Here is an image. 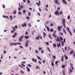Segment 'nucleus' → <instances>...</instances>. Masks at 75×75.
I'll return each mask as SVG.
<instances>
[{
	"label": "nucleus",
	"instance_id": "0e129e2a",
	"mask_svg": "<svg viewBox=\"0 0 75 75\" xmlns=\"http://www.w3.org/2000/svg\"><path fill=\"white\" fill-rule=\"evenodd\" d=\"M3 56V55L2 54L1 56V59H2Z\"/></svg>",
	"mask_w": 75,
	"mask_h": 75
},
{
	"label": "nucleus",
	"instance_id": "ea45409f",
	"mask_svg": "<svg viewBox=\"0 0 75 75\" xmlns=\"http://www.w3.org/2000/svg\"><path fill=\"white\" fill-rule=\"evenodd\" d=\"M67 18L68 19H70V16H68L67 17Z\"/></svg>",
	"mask_w": 75,
	"mask_h": 75
},
{
	"label": "nucleus",
	"instance_id": "412c9836",
	"mask_svg": "<svg viewBox=\"0 0 75 75\" xmlns=\"http://www.w3.org/2000/svg\"><path fill=\"white\" fill-rule=\"evenodd\" d=\"M53 59H56V56H55V55H54L53 56Z\"/></svg>",
	"mask_w": 75,
	"mask_h": 75
},
{
	"label": "nucleus",
	"instance_id": "8fccbe9b",
	"mask_svg": "<svg viewBox=\"0 0 75 75\" xmlns=\"http://www.w3.org/2000/svg\"><path fill=\"white\" fill-rule=\"evenodd\" d=\"M24 37V35H23L20 38L22 39V38H23V37Z\"/></svg>",
	"mask_w": 75,
	"mask_h": 75
},
{
	"label": "nucleus",
	"instance_id": "c756f323",
	"mask_svg": "<svg viewBox=\"0 0 75 75\" xmlns=\"http://www.w3.org/2000/svg\"><path fill=\"white\" fill-rule=\"evenodd\" d=\"M60 41H62V40H63V39L62 38V37H60Z\"/></svg>",
	"mask_w": 75,
	"mask_h": 75
},
{
	"label": "nucleus",
	"instance_id": "cd10ccee",
	"mask_svg": "<svg viewBox=\"0 0 75 75\" xmlns=\"http://www.w3.org/2000/svg\"><path fill=\"white\" fill-rule=\"evenodd\" d=\"M27 66H28V67H31L32 66L30 64L27 65Z\"/></svg>",
	"mask_w": 75,
	"mask_h": 75
},
{
	"label": "nucleus",
	"instance_id": "6ab92c4d",
	"mask_svg": "<svg viewBox=\"0 0 75 75\" xmlns=\"http://www.w3.org/2000/svg\"><path fill=\"white\" fill-rule=\"evenodd\" d=\"M74 53V50H72L71 51V52H70V55H71L72 54H73Z\"/></svg>",
	"mask_w": 75,
	"mask_h": 75
},
{
	"label": "nucleus",
	"instance_id": "58836bf2",
	"mask_svg": "<svg viewBox=\"0 0 75 75\" xmlns=\"http://www.w3.org/2000/svg\"><path fill=\"white\" fill-rule=\"evenodd\" d=\"M21 65L23 66V67H25V66L24 64L22 63H21Z\"/></svg>",
	"mask_w": 75,
	"mask_h": 75
},
{
	"label": "nucleus",
	"instance_id": "aec40b11",
	"mask_svg": "<svg viewBox=\"0 0 75 75\" xmlns=\"http://www.w3.org/2000/svg\"><path fill=\"white\" fill-rule=\"evenodd\" d=\"M26 11H26V10H23V13H24V14H25V12H26Z\"/></svg>",
	"mask_w": 75,
	"mask_h": 75
},
{
	"label": "nucleus",
	"instance_id": "f3484780",
	"mask_svg": "<svg viewBox=\"0 0 75 75\" xmlns=\"http://www.w3.org/2000/svg\"><path fill=\"white\" fill-rule=\"evenodd\" d=\"M57 46L58 47H61V43H59V44H57Z\"/></svg>",
	"mask_w": 75,
	"mask_h": 75
},
{
	"label": "nucleus",
	"instance_id": "9b49d317",
	"mask_svg": "<svg viewBox=\"0 0 75 75\" xmlns=\"http://www.w3.org/2000/svg\"><path fill=\"white\" fill-rule=\"evenodd\" d=\"M30 38V36H25V39H28Z\"/></svg>",
	"mask_w": 75,
	"mask_h": 75
},
{
	"label": "nucleus",
	"instance_id": "7c9ffc66",
	"mask_svg": "<svg viewBox=\"0 0 75 75\" xmlns=\"http://www.w3.org/2000/svg\"><path fill=\"white\" fill-rule=\"evenodd\" d=\"M65 66L64 65H62V68H65Z\"/></svg>",
	"mask_w": 75,
	"mask_h": 75
},
{
	"label": "nucleus",
	"instance_id": "4d7b16f0",
	"mask_svg": "<svg viewBox=\"0 0 75 75\" xmlns=\"http://www.w3.org/2000/svg\"><path fill=\"white\" fill-rule=\"evenodd\" d=\"M22 63L23 64H25V63H26V62H22Z\"/></svg>",
	"mask_w": 75,
	"mask_h": 75
},
{
	"label": "nucleus",
	"instance_id": "393cba45",
	"mask_svg": "<svg viewBox=\"0 0 75 75\" xmlns=\"http://www.w3.org/2000/svg\"><path fill=\"white\" fill-rule=\"evenodd\" d=\"M63 30L65 34H67V33L66 32V31H65V29H63Z\"/></svg>",
	"mask_w": 75,
	"mask_h": 75
},
{
	"label": "nucleus",
	"instance_id": "f8f14e48",
	"mask_svg": "<svg viewBox=\"0 0 75 75\" xmlns=\"http://www.w3.org/2000/svg\"><path fill=\"white\" fill-rule=\"evenodd\" d=\"M26 68L27 69V71L28 72H30V69L27 67H26Z\"/></svg>",
	"mask_w": 75,
	"mask_h": 75
},
{
	"label": "nucleus",
	"instance_id": "864d4df0",
	"mask_svg": "<svg viewBox=\"0 0 75 75\" xmlns=\"http://www.w3.org/2000/svg\"><path fill=\"white\" fill-rule=\"evenodd\" d=\"M18 10L21 11V8H20L19 7L18 8Z\"/></svg>",
	"mask_w": 75,
	"mask_h": 75
},
{
	"label": "nucleus",
	"instance_id": "37998d69",
	"mask_svg": "<svg viewBox=\"0 0 75 75\" xmlns=\"http://www.w3.org/2000/svg\"><path fill=\"white\" fill-rule=\"evenodd\" d=\"M54 30L52 29H50V31L51 32H52V31H53V30Z\"/></svg>",
	"mask_w": 75,
	"mask_h": 75
},
{
	"label": "nucleus",
	"instance_id": "49530a36",
	"mask_svg": "<svg viewBox=\"0 0 75 75\" xmlns=\"http://www.w3.org/2000/svg\"><path fill=\"white\" fill-rule=\"evenodd\" d=\"M21 72L22 73V74H24V72L23 71H21Z\"/></svg>",
	"mask_w": 75,
	"mask_h": 75
},
{
	"label": "nucleus",
	"instance_id": "a211bd4d",
	"mask_svg": "<svg viewBox=\"0 0 75 75\" xmlns=\"http://www.w3.org/2000/svg\"><path fill=\"white\" fill-rule=\"evenodd\" d=\"M39 38H40V36H39L36 37V40H38Z\"/></svg>",
	"mask_w": 75,
	"mask_h": 75
},
{
	"label": "nucleus",
	"instance_id": "c85d7f7f",
	"mask_svg": "<svg viewBox=\"0 0 75 75\" xmlns=\"http://www.w3.org/2000/svg\"><path fill=\"white\" fill-rule=\"evenodd\" d=\"M10 20H12V18L13 17H12V16H10Z\"/></svg>",
	"mask_w": 75,
	"mask_h": 75
},
{
	"label": "nucleus",
	"instance_id": "423d86ee",
	"mask_svg": "<svg viewBox=\"0 0 75 75\" xmlns=\"http://www.w3.org/2000/svg\"><path fill=\"white\" fill-rule=\"evenodd\" d=\"M32 60L33 61V62H35V63L37 62V59H35L34 58H33L32 59Z\"/></svg>",
	"mask_w": 75,
	"mask_h": 75
},
{
	"label": "nucleus",
	"instance_id": "a878e982",
	"mask_svg": "<svg viewBox=\"0 0 75 75\" xmlns=\"http://www.w3.org/2000/svg\"><path fill=\"white\" fill-rule=\"evenodd\" d=\"M58 27V30H61V27L60 26H59Z\"/></svg>",
	"mask_w": 75,
	"mask_h": 75
},
{
	"label": "nucleus",
	"instance_id": "de8ad7c7",
	"mask_svg": "<svg viewBox=\"0 0 75 75\" xmlns=\"http://www.w3.org/2000/svg\"><path fill=\"white\" fill-rule=\"evenodd\" d=\"M63 74L64 75H65V70H64L63 71Z\"/></svg>",
	"mask_w": 75,
	"mask_h": 75
},
{
	"label": "nucleus",
	"instance_id": "4be33fe9",
	"mask_svg": "<svg viewBox=\"0 0 75 75\" xmlns=\"http://www.w3.org/2000/svg\"><path fill=\"white\" fill-rule=\"evenodd\" d=\"M17 13V11L16 10L14 11L13 12V13L14 14H16Z\"/></svg>",
	"mask_w": 75,
	"mask_h": 75
},
{
	"label": "nucleus",
	"instance_id": "c03bdc74",
	"mask_svg": "<svg viewBox=\"0 0 75 75\" xmlns=\"http://www.w3.org/2000/svg\"><path fill=\"white\" fill-rule=\"evenodd\" d=\"M35 51L36 53H38V50H35Z\"/></svg>",
	"mask_w": 75,
	"mask_h": 75
},
{
	"label": "nucleus",
	"instance_id": "39448f33",
	"mask_svg": "<svg viewBox=\"0 0 75 75\" xmlns=\"http://www.w3.org/2000/svg\"><path fill=\"white\" fill-rule=\"evenodd\" d=\"M26 23H24L23 24H22V26L23 27H24V26L25 27H27V25H26Z\"/></svg>",
	"mask_w": 75,
	"mask_h": 75
},
{
	"label": "nucleus",
	"instance_id": "603ef678",
	"mask_svg": "<svg viewBox=\"0 0 75 75\" xmlns=\"http://www.w3.org/2000/svg\"><path fill=\"white\" fill-rule=\"evenodd\" d=\"M25 34H26V35H28L29 34H28V32H26V33H25Z\"/></svg>",
	"mask_w": 75,
	"mask_h": 75
},
{
	"label": "nucleus",
	"instance_id": "4468645a",
	"mask_svg": "<svg viewBox=\"0 0 75 75\" xmlns=\"http://www.w3.org/2000/svg\"><path fill=\"white\" fill-rule=\"evenodd\" d=\"M70 72H73V71L72 70V69H70L69 70V74H71V73H70Z\"/></svg>",
	"mask_w": 75,
	"mask_h": 75
},
{
	"label": "nucleus",
	"instance_id": "774afa93",
	"mask_svg": "<svg viewBox=\"0 0 75 75\" xmlns=\"http://www.w3.org/2000/svg\"><path fill=\"white\" fill-rule=\"evenodd\" d=\"M27 2L28 3H30V1L28 0V1Z\"/></svg>",
	"mask_w": 75,
	"mask_h": 75
},
{
	"label": "nucleus",
	"instance_id": "f03ea898",
	"mask_svg": "<svg viewBox=\"0 0 75 75\" xmlns=\"http://www.w3.org/2000/svg\"><path fill=\"white\" fill-rule=\"evenodd\" d=\"M28 41H27L26 42H25V46L26 47H28Z\"/></svg>",
	"mask_w": 75,
	"mask_h": 75
},
{
	"label": "nucleus",
	"instance_id": "0eeeda50",
	"mask_svg": "<svg viewBox=\"0 0 75 75\" xmlns=\"http://www.w3.org/2000/svg\"><path fill=\"white\" fill-rule=\"evenodd\" d=\"M58 1H59V0H55V2L56 4H58V5H59V2H58Z\"/></svg>",
	"mask_w": 75,
	"mask_h": 75
},
{
	"label": "nucleus",
	"instance_id": "6e6552de",
	"mask_svg": "<svg viewBox=\"0 0 75 75\" xmlns=\"http://www.w3.org/2000/svg\"><path fill=\"white\" fill-rule=\"evenodd\" d=\"M3 17H4V18H7L8 20L9 19V18L7 16H5L4 15H3L2 16Z\"/></svg>",
	"mask_w": 75,
	"mask_h": 75
},
{
	"label": "nucleus",
	"instance_id": "bb28decb",
	"mask_svg": "<svg viewBox=\"0 0 75 75\" xmlns=\"http://www.w3.org/2000/svg\"><path fill=\"white\" fill-rule=\"evenodd\" d=\"M19 41H20V42H21L22 41V39L20 38L19 39Z\"/></svg>",
	"mask_w": 75,
	"mask_h": 75
},
{
	"label": "nucleus",
	"instance_id": "5701e85b",
	"mask_svg": "<svg viewBox=\"0 0 75 75\" xmlns=\"http://www.w3.org/2000/svg\"><path fill=\"white\" fill-rule=\"evenodd\" d=\"M37 57L38 58V59H40V60L41 61V57L38 56H37Z\"/></svg>",
	"mask_w": 75,
	"mask_h": 75
},
{
	"label": "nucleus",
	"instance_id": "5fc2aeb1",
	"mask_svg": "<svg viewBox=\"0 0 75 75\" xmlns=\"http://www.w3.org/2000/svg\"><path fill=\"white\" fill-rule=\"evenodd\" d=\"M47 50H48L49 51V52H51V51H50V48H49V47H47Z\"/></svg>",
	"mask_w": 75,
	"mask_h": 75
},
{
	"label": "nucleus",
	"instance_id": "72a5a7b5",
	"mask_svg": "<svg viewBox=\"0 0 75 75\" xmlns=\"http://www.w3.org/2000/svg\"><path fill=\"white\" fill-rule=\"evenodd\" d=\"M14 43H10V45L11 46H12V45H14Z\"/></svg>",
	"mask_w": 75,
	"mask_h": 75
},
{
	"label": "nucleus",
	"instance_id": "f704fd0d",
	"mask_svg": "<svg viewBox=\"0 0 75 75\" xmlns=\"http://www.w3.org/2000/svg\"><path fill=\"white\" fill-rule=\"evenodd\" d=\"M47 29L48 31H50V28H49V27H48L47 26Z\"/></svg>",
	"mask_w": 75,
	"mask_h": 75
},
{
	"label": "nucleus",
	"instance_id": "7ed1b4c3",
	"mask_svg": "<svg viewBox=\"0 0 75 75\" xmlns=\"http://www.w3.org/2000/svg\"><path fill=\"white\" fill-rule=\"evenodd\" d=\"M55 15H57V14H58V15H59V14H60V13L58 12V10H57L55 12Z\"/></svg>",
	"mask_w": 75,
	"mask_h": 75
},
{
	"label": "nucleus",
	"instance_id": "9d476101",
	"mask_svg": "<svg viewBox=\"0 0 75 75\" xmlns=\"http://www.w3.org/2000/svg\"><path fill=\"white\" fill-rule=\"evenodd\" d=\"M55 40L56 41H57V42H59V37H57V39H56Z\"/></svg>",
	"mask_w": 75,
	"mask_h": 75
},
{
	"label": "nucleus",
	"instance_id": "20e7f679",
	"mask_svg": "<svg viewBox=\"0 0 75 75\" xmlns=\"http://www.w3.org/2000/svg\"><path fill=\"white\" fill-rule=\"evenodd\" d=\"M38 49H39V50H41V54H43V53L44 52V50H42V48L39 47Z\"/></svg>",
	"mask_w": 75,
	"mask_h": 75
},
{
	"label": "nucleus",
	"instance_id": "052dcab7",
	"mask_svg": "<svg viewBox=\"0 0 75 75\" xmlns=\"http://www.w3.org/2000/svg\"><path fill=\"white\" fill-rule=\"evenodd\" d=\"M6 52H6V51H4V54H6Z\"/></svg>",
	"mask_w": 75,
	"mask_h": 75
},
{
	"label": "nucleus",
	"instance_id": "a19ab883",
	"mask_svg": "<svg viewBox=\"0 0 75 75\" xmlns=\"http://www.w3.org/2000/svg\"><path fill=\"white\" fill-rule=\"evenodd\" d=\"M67 30H68V31H70L69 30V27H67Z\"/></svg>",
	"mask_w": 75,
	"mask_h": 75
},
{
	"label": "nucleus",
	"instance_id": "680f3d73",
	"mask_svg": "<svg viewBox=\"0 0 75 75\" xmlns=\"http://www.w3.org/2000/svg\"><path fill=\"white\" fill-rule=\"evenodd\" d=\"M46 45H49V43L48 42H47L46 43Z\"/></svg>",
	"mask_w": 75,
	"mask_h": 75
},
{
	"label": "nucleus",
	"instance_id": "3c124183",
	"mask_svg": "<svg viewBox=\"0 0 75 75\" xmlns=\"http://www.w3.org/2000/svg\"><path fill=\"white\" fill-rule=\"evenodd\" d=\"M20 7H21V8H23V6L21 5V6Z\"/></svg>",
	"mask_w": 75,
	"mask_h": 75
},
{
	"label": "nucleus",
	"instance_id": "6e6d98bb",
	"mask_svg": "<svg viewBox=\"0 0 75 75\" xmlns=\"http://www.w3.org/2000/svg\"><path fill=\"white\" fill-rule=\"evenodd\" d=\"M39 11H40V12H41L42 11L41 10V8H39Z\"/></svg>",
	"mask_w": 75,
	"mask_h": 75
},
{
	"label": "nucleus",
	"instance_id": "4c0bfd02",
	"mask_svg": "<svg viewBox=\"0 0 75 75\" xmlns=\"http://www.w3.org/2000/svg\"><path fill=\"white\" fill-rule=\"evenodd\" d=\"M70 34V35L71 36H72V33H71V32L70 31H69Z\"/></svg>",
	"mask_w": 75,
	"mask_h": 75
},
{
	"label": "nucleus",
	"instance_id": "bf43d9fd",
	"mask_svg": "<svg viewBox=\"0 0 75 75\" xmlns=\"http://www.w3.org/2000/svg\"><path fill=\"white\" fill-rule=\"evenodd\" d=\"M26 18L27 19H28H28H30V17H29L28 16Z\"/></svg>",
	"mask_w": 75,
	"mask_h": 75
},
{
	"label": "nucleus",
	"instance_id": "13d9d810",
	"mask_svg": "<svg viewBox=\"0 0 75 75\" xmlns=\"http://www.w3.org/2000/svg\"><path fill=\"white\" fill-rule=\"evenodd\" d=\"M11 33H14V30H12L11 31Z\"/></svg>",
	"mask_w": 75,
	"mask_h": 75
},
{
	"label": "nucleus",
	"instance_id": "dca6fc26",
	"mask_svg": "<svg viewBox=\"0 0 75 75\" xmlns=\"http://www.w3.org/2000/svg\"><path fill=\"white\" fill-rule=\"evenodd\" d=\"M43 34L44 38H45V36H47V34H46L45 32H43Z\"/></svg>",
	"mask_w": 75,
	"mask_h": 75
},
{
	"label": "nucleus",
	"instance_id": "69168bd1",
	"mask_svg": "<svg viewBox=\"0 0 75 75\" xmlns=\"http://www.w3.org/2000/svg\"><path fill=\"white\" fill-rule=\"evenodd\" d=\"M17 33L15 32L14 33V35H17Z\"/></svg>",
	"mask_w": 75,
	"mask_h": 75
},
{
	"label": "nucleus",
	"instance_id": "f257e3e1",
	"mask_svg": "<svg viewBox=\"0 0 75 75\" xmlns=\"http://www.w3.org/2000/svg\"><path fill=\"white\" fill-rule=\"evenodd\" d=\"M62 23L64 28H66V25H65V18H63V21H62Z\"/></svg>",
	"mask_w": 75,
	"mask_h": 75
},
{
	"label": "nucleus",
	"instance_id": "2f4dec72",
	"mask_svg": "<svg viewBox=\"0 0 75 75\" xmlns=\"http://www.w3.org/2000/svg\"><path fill=\"white\" fill-rule=\"evenodd\" d=\"M51 65L52 67H54V63L53 62H52Z\"/></svg>",
	"mask_w": 75,
	"mask_h": 75
},
{
	"label": "nucleus",
	"instance_id": "ddd939ff",
	"mask_svg": "<svg viewBox=\"0 0 75 75\" xmlns=\"http://www.w3.org/2000/svg\"><path fill=\"white\" fill-rule=\"evenodd\" d=\"M53 36L54 37H55V38H57V36H56V35H55V33H54L53 34Z\"/></svg>",
	"mask_w": 75,
	"mask_h": 75
},
{
	"label": "nucleus",
	"instance_id": "473e14b6",
	"mask_svg": "<svg viewBox=\"0 0 75 75\" xmlns=\"http://www.w3.org/2000/svg\"><path fill=\"white\" fill-rule=\"evenodd\" d=\"M53 45L54 46V47H57V45L55 44H53Z\"/></svg>",
	"mask_w": 75,
	"mask_h": 75
},
{
	"label": "nucleus",
	"instance_id": "09e8293b",
	"mask_svg": "<svg viewBox=\"0 0 75 75\" xmlns=\"http://www.w3.org/2000/svg\"><path fill=\"white\" fill-rule=\"evenodd\" d=\"M16 37V36L15 35H13L12 36V37H13V38H15V37Z\"/></svg>",
	"mask_w": 75,
	"mask_h": 75
},
{
	"label": "nucleus",
	"instance_id": "b1692460",
	"mask_svg": "<svg viewBox=\"0 0 75 75\" xmlns=\"http://www.w3.org/2000/svg\"><path fill=\"white\" fill-rule=\"evenodd\" d=\"M49 37L51 39H52V38L51 37V35H49Z\"/></svg>",
	"mask_w": 75,
	"mask_h": 75
},
{
	"label": "nucleus",
	"instance_id": "338daca9",
	"mask_svg": "<svg viewBox=\"0 0 75 75\" xmlns=\"http://www.w3.org/2000/svg\"><path fill=\"white\" fill-rule=\"evenodd\" d=\"M18 14H21V12H19Z\"/></svg>",
	"mask_w": 75,
	"mask_h": 75
},
{
	"label": "nucleus",
	"instance_id": "1a4fd4ad",
	"mask_svg": "<svg viewBox=\"0 0 75 75\" xmlns=\"http://www.w3.org/2000/svg\"><path fill=\"white\" fill-rule=\"evenodd\" d=\"M62 1L64 4H67V1H65V0H62Z\"/></svg>",
	"mask_w": 75,
	"mask_h": 75
},
{
	"label": "nucleus",
	"instance_id": "e2e57ef3",
	"mask_svg": "<svg viewBox=\"0 0 75 75\" xmlns=\"http://www.w3.org/2000/svg\"><path fill=\"white\" fill-rule=\"evenodd\" d=\"M73 57H75V52H74V54H73Z\"/></svg>",
	"mask_w": 75,
	"mask_h": 75
},
{
	"label": "nucleus",
	"instance_id": "79ce46f5",
	"mask_svg": "<svg viewBox=\"0 0 75 75\" xmlns=\"http://www.w3.org/2000/svg\"><path fill=\"white\" fill-rule=\"evenodd\" d=\"M12 28H13V30H14V31H16V29L15 28V27H12Z\"/></svg>",
	"mask_w": 75,
	"mask_h": 75
},
{
	"label": "nucleus",
	"instance_id": "2eb2a0df",
	"mask_svg": "<svg viewBox=\"0 0 75 75\" xmlns=\"http://www.w3.org/2000/svg\"><path fill=\"white\" fill-rule=\"evenodd\" d=\"M64 57L66 59H68V57L65 54H64Z\"/></svg>",
	"mask_w": 75,
	"mask_h": 75
},
{
	"label": "nucleus",
	"instance_id": "a18cd8bd",
	"mask_svg": "<svg viewBox=\"0 0 75 75\" xmlns=\"http://www.w3.org/2000/svg\"><path fill=\"white\" fill-rule=\"evenodd\" d=\"M62 46H64V41H62Z\"/></svg>",
	"mask_w": 75,
	"mask_h": 75
},
{
	"label": "nucleus",
	"instance_id": "c9c22d12",
	"mask_svg": "<svg viewBox=\"0 0 75 75\" xmlns=\"http://www.w3.org/2000/svg\"><path fill=\"white\" fill-rule=\"evenodd\" d=\"M58 61H56L55 63V64H56V65H58Z\"/></svg>",
	"mask_w": 75,
	"mask_h": 75
},
{
	"label": "nucleus",
	"instance_id": "e433bc0d",
	"mask_svg": "<svg viewBox=\"0 0 75 75\" xmlns=\"http://www.w3.org/2000/svg\"><path fill=\"white\" fill-rule=\"evenodd\" d=\"M3 7L4 8H6V7L5 6V5H4V4H3Z\"/></svg>",
	"mask_w": 75,
	"mask_h": 75
}]
</instances>
